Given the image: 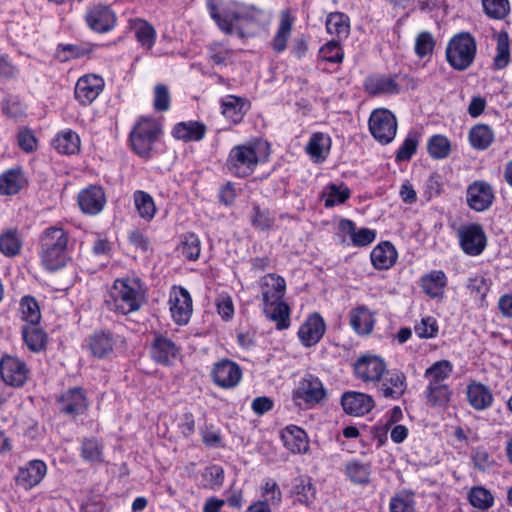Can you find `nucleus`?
I'll return each mask as SVG.
<instances>
[{"instance_id": "obj_41", "label": "nucleus", "mask_w": 512, "mask_h": 512, "mask_svg": "<svg viewBox=\"0 0 512 512\" xmlns=\"http://www.w3.org/2000/svg\"><path fill=\"white\" fill-rule=\"evenodd\" d=\"M493 140L494 133L488 125H475L469 132L470 144L475 149L484 150L492 144Z\"/></svg>"}, {"instance_id": "obj_50", "label": "nucleus", "mask_w": 512, "mask_h": 512, "mask_svg": "<svg viewBox=\"0 0 512 512\" xmlns=\"http://www.w3.org/2000/svg\"><path fill=\"white\" fill-rule=\"evenodd\" d=\"M510 61L509 37L506 32L497 34L496 55L494 57V67L496 69L505 68Z\"/></svg>"}, {"instance_id": "obj_33", "label": "nucleus", "mask_w": 512, "mask_h": 512, "mask_svg": "<svg viewBox=\"0 0 512 512\" xmlns=\"http://www.w3.org/2000/svg\"><path fill=\"white\" fill-rule=\"evenodd\" d=\"M326 31L337 40L346 39L350 34V19L342 12H331L325 21Z\"/></svg>"}, {"instance_id": "obj_44", "label": "nucleus", "mask_w": 512, "mask_h": 512, "mask_svg": "<svg viewBox=\"0 0 512 512\" xmlns=\"http://www.w3.org/2000/svg\"><path fill=\"white\" fill-rule=\"evenodd\" d=\"M23 339L29 350L39 352L45 348L46 335L36 325H26L22 331Z\"/></svg>"}, {"instance_id": "obj_18", "label": "nucleus", "mask_w": 512, "mask_h": 512, "mask_svg": "<svg viewBox=\"0 0 512 512\" xmlns=\"http://www.w3.org/2000/svg\"><path fill=\"white\" fill-rule=\"evenodd\" d=\"M494 199L492 187L484 181H475L467 189V203L477 212L488 209Z\"/></svg>"}, {"instance_id": "obj_37", "label": "nucleus", "mask_w": 512, "mask_h": 512, "mask_svg": "<svg viewBox=\"0 0 512 512\" xmlns=\"http://www.w3.org/2000/svg\"><path fill=\"white\" fill-rule=\"evenodd\" d=\"M453 366L448 360H439L425 370L424 377L428 384L446 385L444 381L450 376Z\"/></svg>"}, {"instance_id": "obj_27", "label": "nucleus", "mask_w": 512, "mask_h": 512, "mask_svg": "<svg viewBox=\"0 0 512 512\" xmlns=\"http://www.w3.org/2000/svg\"><path fill=\"white\" fill-rule=\"evenodd\" d=\"M249 107L246 99L234 95H227L221 101L222 114L234 124L242 121Z\"/></svg>"}, {"instance_id": "obj_62", "label": "nucleus", "mask_w": 512, "mask_h": 512, "mask_svg": "<svg viewBox=\"0 0 512 512\" xmlns=\"http://www.w3.org/2000/svg\"><path fill=\"white\" fill-rule=\"evenodd\" d=\"M415 501L412 495L398 494L391 498L389 503L390 512H414Z\"/></svg>"}, {"instance_id": "obj_12", "label": "nucleus", "mask_w": 512, "mask_h": 512, "mask_svg": "<svg viewBox=\"0 0 512 512\" xmlns=\"http://www.w3.org/2000/svg\"><path fill=\"white\" fill-rule=\"evenodd\" d=\"M29 370L24 361L17 357L5 355L0 360V376L9 386L21 387L28 378Z\"/></svg>"}, {"instance_id": "obj_8", "label": "nucleus", "mask_w": 512, "mask_h": 512, "mask_svg": "<svg viewBox=\"0 0 512 512\" xmlns=\"http://www.w3.org/2000/svg\"><path fill=\"white\" fill-rule=\"evenodd\" d=\"M292 398L297 406L312 408L326 398V389L318 377L307 374L293 390Z\"/></svg>"}, {"instance_id": "obj_23", "label": "nucleus", "mask_w": 512, "mask_h": 512, "mask_svg": "<svg viewBox=\"0 0 512 512\" xmlns=\"http://www.w3.org/2000/svg\"><path fill=\"white\" fill-rule=\"evenodd\" d=\"M86 22L92 30L103 33L114 26L115 16L107 6L97 5L88 9Z\"/></svg>"}, {"instance_id": "obj_14", "label": "nucleus", "mask_w": 512, "mask_h": 512, "mask_svg": "<svg viewBox=\"0 0 512 512\" xmlns=\"http://www.w3.org/2000/svg\"><path fill=\"white\" fill-rule=\"evenodd\" d=\"M104 80L95 74L80 77L75 85V99L83 106L93 103L104 89Z\"/></svg>"}, {"instance_id": "obj_54", "label": "nucleus", "mask_w": 512, "mask_h": 512, "mask_svg": "<svg viewBox=\"0 0 512 512\" xmlns=\"http://www.w3.org/2000/svg\"><path fill=\"white\" fill-rule=\"evenodd\" d=\"M341 40L332 39L325 43L319 50L320 57L327 62L341 63L344 58V52L340 45Z\"/></svg>"}, {"instance_id": "obj_13", "label": "nucleus", "mask_w": 512, "mask_h": 512, "mask_svg": "<svg viewBox=\"0 0 512 512\" xmlns=\"http://www.w3.org/2000/svg\"><path fill=\"white\" fill-rule=\"evenodd\" d=\"M460 246L470 256H477L486 247V235L479 224L463 226L458 231Z\"/></svg>"}, {"instance_id": "obj_39", "label": "nucleus", "mask_w": 512, "mask_h": 512, "mask_svg": "<svg viewBox=\"0 0 512 512\" xmlns=\"http://www.w3.org/2000/svg\"><path fill=\"white\" fill-rule=\"evenodd\" d=\"M54 148L62 154H75L80 148V138L72 130L59 133L53 140Z\"/></svg>"}, {"instance_id": "obj_53", "label": "nucleus", "mask_w": 512, "mask_h": 512, "mask_svg": "<svg viewBox=\"0 0 512 512\" xmlns=\"http://www.w3.org/2000/svg\"><path fill=\"white\" fill-rule=\"evenodd\" d=\"M294 493L297 495L299 502L309 505L315 499L316 489L310 478L299 477L295 480Z\"/></svg>"}, {"instance_id": "obj_31", "label": "nucleus", "mask_w": 512, "mask_h": 512, "mask_svg": "<svg viewBox=\"0 0 512 512\" xmlns=\"http://www.w3.org/2000/svg\"><path fill=\"white\" fill-rule=\"evenodd\" d=\"M467 399L474 409L481 411L491 407L494 397L487 386L472 382L467 386Z\"/></svg>"}, {"instance_id": "obj_9", "label": "nucleus", "mask_w": 512, "mask_h": 512, "mask_svg": "<svg viewBox=\"0 0 512 512\" xmlns=\"http://www.w3.org/2000/svg\"><path fill=\"white\" fill-rule=\"evenodd\" d=\"M369 130L378 142L388 144L396 135V118L387 109H376L370 115Z\"/></svg>"}, {"instance_id": "obj_30", "label": "nucleus", "mask_w": 512, "mask_h": 512, "mask_svg": "<svg viewBox=\"0 0 512 512\" xmlns=\"http://www.w3.org/2000/svg\"><path fill=\"white\" fill-rule=\"evenodd\" d=\"M365 91L373 96L380 94H396L399 85L394 78L385 75H371L364 81Z\"/></svg>"}, {"instance_id": "obj_42", "label": "nucleus", "mask_w": 512, "mask_h": 512, "mask_svg": "<svg viewBox=\"0 0 512 512\" xmlns=\"http://www.w3.org/2000/svg\"><path fill=\"white\" fill-rule=\"evenodd\" d=\"M133 200L139 216L146 221H151L156 214L152 196L147 192L137 190L133 194Z\"/></svg>"}, {"instance_id": "obj_56", "label": "nucleus", "mask_w": 512, "mask_h": 512, "mask_svg": "<svg viewBox=\"0 0 512 512\" xmlns=\"http://www.w3.org/2000/svg\"><path fill=\"white\" fill-rule=\"evenodd\" d=\"M232 54L233 51L220 42H214L208 47V59L214 65H225Z\"/></svg>"}, {"instance_id": "obj_29", "label": "nucleus", "mask_w": 512, "mask_h": 512, "mask_svg": "<svg viewBox=\"0 0 512 512\" xmlns=\"http://www.w3.org/2000/svg\"><path fill=\"white\" fill-rule=\"evenodd\" d=\"M207 127L204 123L198 121H187L177 123L172 135L177 140L184 142L200 141L205 137Z\"/></svg>"}, {"instance_id": "obj_59", "label": "nucleus", "mask_w": 512, "mask_h": 512, "mask_svg": "<svg viewBox=\"0 0 512 512\" xmlns=\"http://www.w3.org/2000/svg\"><path fill=\"white\" fill-rule=\"evenodd\" d=\"M82 457L89 462H98L102 460V446L95 438L83 440L81 447Z\"/></svg>"}, {"instance_id": "obj_1", "label": "nucleus", "mask_w": 512, "mask_h": 512, "mask_svg": "<svg viewBox=\"0 0 512 512\" xmlns=\"http://www.w3.org/2000/svg\"><path fill=\"white\" fill-rule=\"evenodd\" d=\"M208 7L211 17L226 34H231L235 29L240 37H251L261 26L263 11L254 6L232 2L222 7V14L212 2L208 3Z\"/></svg>"}, {"instance_id": "obj_15", "label": "nucleus", "mask_w": 512, "mask_h": 512, "mask_svg": "<svg viewBox=\"0 0 512 512\" xmlns=\"http://www.w3.org/2000/svg\"><path fill=\"white\" fill-rule=\"evenodd\" d=\"M170 312L178 325L186 324L192 314V298L183 287H173L169 299Z\"/></svg>"}, {"instance_id": "obj_48", "label": "nucleus", "mask_w": 512, "mask_h": 512, "mask_svg": "<svg viewBox=\"0 0 512 512\" xmlns=\"http://www.w3.org/2000/svg\"><path fill=\"white\" fill-rule=\"evenodd\" d=\"M21 240L14 229H9L0 235V251L7 257H13L20 253Z\"/></svg>"}, {"instance_id": "obj_60", "label": "nucleus", "mask_w": 512, "mask_h": 512, "mask_svg": "<svg viewBox=\"0 0 512 512\" xmlns=\"http://www.w3.org/2000/svg\"><path fill=\"white\" fill-rule=\"evenodd\" d=\"M252 226L258 230H270L274 225V218L269 211L261 210L259 206H254L251 214Z\"/></svg>"}, {"instance_id": "obj_64", "label": "nucleus", "mask_w": 512, "mask_h": 512, "mask_svg": "<svg viewBox=\"0 0 512 512\" xmlns=\"http://www.w3.org/2000/svg\"><path fill=\"white\" fill-rule=\"evenodd\" d=\"M467 287L474 297L483 302L490 289V284L484 277L476 276L469 279Z\"/></svg>"}, {"instance_id": "obj_63", "label": "nucleus", "mask_w": 512, "mask_h": 512, "mask_svg": "<svg viewBox=\"0 0 512 512\" xmlns=\"http://www.w3.org/2000/svg\"><path fill=\"white\" fill-rule=\"evenodd\" d=\"M170 93L168 87L164 84H157L154 87L153 107L158 112H165L170 107Z\"/></svg>"}, {"instance_id": "obj_51", "label": "nucleus", "mask_w": 512, "mask_h": 512, "mask_svg": "<svg viewBox=\"0 0 512 512\" xmlns=\"http://www.w3.org/2000/svg\"><path fill=\"white\" fill-rule=\"evenodd\" d=\"M470 504L478 509L485 510L494 504V497L491 492L482 487L476 486L470 489L468 493Z\"/></svg>"}, {"instance_id": "obj_46", "label": "nucleus", "mask_w": 512, "mask_h": 512, "mask_svg": "<svg viewBox=\"0 0 512 512\" xmlns=\"http://www.w3.org/2000/svg\"><path fill=\"white\" fill-rule=\"evenodd\" d=\"M427 403L432 406H445L451 399L452 392L448 385H432L426 387Z\"/></svg>"}, {"instance_id": "obj_61", "label": "nucleus", "mask_w": 512, "mask_h": 512, "mask_svg": "<svg viewBox=\"0 0 512 512\" xmlns=\"http://www.w3.org/2000/svg\"><path fill=\"white\" fill-rule=\"evenodd\" d=\"M417 146L418 136L415 133H409L396 152V160H410L413 154L416 152Z\"/></svg>"}, {"instance_id": "obj_32", "label": "nucleus", "mask_w": 512, "mask_h": 512, "mask_svg": "<svg viewBox=\"0 0 512 512\" xmlns=\"http://www.w3.org/2000/svg\"><path fill=\"white\" fill-rule=\"evenodd\" d=\"M331 148V138L322 132L313 133L306 145V152L314 162L324 161Z\"/></svg>"}, {"instance_id": "obj_19", "label": "nucleus", "mask_w": 512, "mask_h": 512, "mask_svg": "<svg viewBox=\"0 0 512 512\" xmlns=\"http://www.w3.org/2000/svg\"><path fill=\"white\" fill-rule=\"evenodd\" d=\"M326 330L325 322L318 313L310 315L298 330V337L306 347L316 345Z\"/></svg>"}, {"instance_id": "obj_7", "label": "nucleus", "mask_w": 512, "mask_h": 512, "mask_svg": "<svg viewBox=\"0 0 512 512\" xmlns=\"http://www.w3.org/2000/svg\"><path fill=\"white\" fill-rule=\"evenodd\" d=\"M160 123L152 117H141L130 133L133 150L141 157H149L161 134Z\"/></svg>"}, {"instance_id": "obj_40", "label": "nucleus", "mask_w": 512, "mask_h": 512, "mask_svg": "<svg viewBox=\"0 0 512 512\" xmlns=\"http://www.w3.org/2000/svg\"><path fill=\"white\" fill-rule=\"evenodd\" d=\"M350 325L358 334H368L373 329V318L366 307H358L350 313Z\"/></svg>"}, {"instance_id": "obj_26", "label": "nucleus", "mask_w": 512, "mask_h": 512, "mask_svg": "<svg viewBox=\"0 0 512 512\" xmlns=\"http://www.w3.org/2000/svg\"><path fill=\"white\" fill-rule=\"evenodd\" d=\"M281 437L285 447L294 454L306 453L309 449L307 434L298 426H287Z\"/></svg>"}, {"instance_id": "obj_52", "label": "nucleus", "mask_w": 512, "mask_h": 512, "mask_svg": "<svg viewBox=\"0 0 512 512\" xmlns=\"http://www.w3.org/2000/svg\"><path fill=\"white\" fill-rule=\"evenodd\" d=\"M20 311L22 319L29 325H36L41 319V313L38 303L33 297L25 296L20 302Z\"/></svg>"}, {"instance_id": "obj_10", "label": "nucleus", "mask_w": 512, "mask_h": 512, "mask_svg": "<svg viewBox=\"0 0 512 512\" xmlns=\"http://www.w3.org/2000/svg\"><path fill=\"white\" fill-rule=\"evenodd\" d=\"M375 387L379 396L393 401L399 400L407 391V376L399 369H386Z\"/></svg>"}, {"instance_id": "obj_4", "label": "nucleus", "mask_w": 512, "mask_h": 512, "mask_svg": "<svg viewBox=\"0 0 512 512\" xmlns=\"http://www.w3.org/2000/svg\"><path fill=\"white\" fill-rule=\"evenodd\" d=\"M259 141L234 146L227 157L226 168L235 177L250 176L260 163L266 151Z\"/></svg>"}, {"instance_id": "obj_16", "label": "nucleus", "mask_w": 512, "mask_h": 512, "mask_svg": "<svg viewBox=\"0 0 512 512\" xmlns=\"http://www.w3.org/2000/svg\"><path fill=\"white\" fill-rule=\"evenodd\" d=\"M211 376L217 386L229 389L238 385L242 378V370L237 363L223 359L214 364Z\"/></svg>"}, {"instance_id": "obj_6", "label": "nucleus", "mask_w": 512, "mask_h": 512, "mask_svg": "<svg viewBox=\"0 0 512 512\" xmlns=\"http://www.w3.org/2000/svg\"><path fill=\"white\" fill-rule=\"evenodd\" d=\"M476 55V41L467 32L456 34L446 48L448 63L458 71H464L471 66Z\"/></svg>"}, {"instance_id": "obj_11", "label": "nucleus", "mask_w": 512, "mask_h": 512, "mask_svg": "<svg viewBox=\"0 0 512 512\" xmlns=\"http://www.w3.org/2000/svg\"><path fill=\"white\" fill-rule=\"evenodd\" d=\"M387 365L383 358L373 354H365L354 363V373L356 377L365 383L377 384L383 373L386 372Z\"/></svg>"}, {"instance_id": "obj_36", "label": "nucleus", "mask_w": 512, "mask_h": 512, "mask_svg": "<svg viewBox=\"0 0 512 512\" xmlns=\"http://www.w3.org/2000/svg\"><path fill=\"white\" fill-rule=\"evenodd\" d=\"M24 178L19 168H12L0 175V194L14 195L23 187Z\"/></svg>"}, {"instance_id": "obj_58", "label": "nucleus", "mask_w": 512, "mask_h": 512, "mask_svg": "<svg viewBox=\"0 0 512 512\" xmlns=\"http://www.w3.org/2000/svg\"><path fill=\"white\" fill-rule=\"evenodd\" d=\"M414 331L419 338H434L438 333L437 320L432 316L424 317L419 323L415 324Z\"/></svg>"}, {"instance_id": "obj_45", "label": "nucleus", "mask_w": 512, "mask_h": 512, "mask_svg": "<svg viewBox=\"0 0 512 512\" xmlns=\"http://www.w3.org/2000/svg\"><path fill=\"white\" fill-rule=\"evenodd\" d=\"M178 251L189 261L197 260L201 252V242L198 236L194 233L183 235L178 246Z\"/></svg>"}, {"instance_id": "obj_43", "label": "nucleus", "mask_w": 512, "mask_h": 512, "mask_svg": "<svg viewBox=\"0 0 512 512\" xmlns=\"http://www.w3.org/2000/svg\"><path fill=\"white\" fill-rule=\"evenodd\" d=\"M350 197V189L344 184H330L323 193L324 205L327 208L343 204Z\"/></svg>"}, {"instance_id": "obj_34", "label": "nucleus", "mask_w": 512, "mask_h": 512, "mask_svg": "<svg viewBox=\"0 0 512 512\" xmlns=\"http://www.w3.org/2000/svg\"><path fill=\"white\" fill-rule=\"evenodd\" d=\"M114 348V339L109 332H96L89 340V349L94 357L105 358L109 356Z\"/></svg>"}, {"instance_id": "obj_24", "label": "nucleus", "mask_w": 512, "mask_h": 512, "mask_svg": "<svg viewBox=\"0 0 512 512\" xmlns=\"http://www.w3.org/2000/svg\"><path fill=\"white\" fill-rule=\"evenodd\" d=\"M370 258L375 269L387 270L396 263L398 253L391 242L383 241L373 248Z\"/></svg>"}, {"instance_id": "obj_3", "label": "nucleus", "mask_w": 512, "mask_h": 512, "mask_svg": "<svg viewBox=\"0 0 512 512\" xmlns=\"http://www.w3.org/2000/svg\"><path fill=\"white\" fill-rule=\"evenodd\" d=\"M68 233L61 227L46 228L40 237V256L44 267L50 271L66 265L68 254Z\"/></svg>"}, {"instance_id": "obj_57", "label": "nucleus", "mask_w": 512, "mask_h": 512, "mask_svg": "<svg viewBox=\"0 0 512 512\" xmlns=\"http://www.w3.org/2000/svg\"><path fill=\"white\" fill-rule=\"evenodd\" d=\"M485 13L494 19H503L510 10L508 0H482Z\"/></svg>"}, {"instance_id": "obj_35", "label": "nucleus", "mask_w": 512, "mask_h": 512, "mask_svg": "<svg viewBox=\"0 0 512 512\" xmlns=\"http://www.w3.org/2000/svg\"><path fill=\"white\" fill-rule=\"evenodd\" d=\"M447 284V278L443 271H432L421 279V287L425 294L431 298L441 297Z\"/></svg>"}, {"instance_id": "obj_5", "label": "nucleus", "mask_w": 512, "mask_h": 512, "mask_svg": "<svg viewBox=\"0 0 512 512\" xmlns=\"http://www.w3.org/2000/svg\"><path fill=\"white\" fill-rule=\"evenodd\" d=\"M271 283L275 286L274 294L264 293L263 313L272 322L278 330L287 329L290 326V307L283 301L286 291V283L284 279L270 277Z\"/></svg>"}, {"instance_id": "obj_22", "label": "nucleus", "mask_w": 512, "mask_h": 512, "mask_svg": "<svg viewBox=\"0 0 512 512\" xmlns=\"http://www.w3.org/2000/svg\"><path fill=\"white\" fill-rule=\"evenodd\" d=\"M46 464L41 460H31L26 466L19 468L16 483L28 490L38 485L46 475Z\"/></svg>"}, {"instance_id": "obj_20", "label": "nucleus", "mask_w": 512, "mask_h": 512, "mask_svg": "<svg viewBox=\"0 0 512 512\" xmlns=\"http://www.w3.org/2000/svg\"><path fill=\"white\" fill-rule=\"evenodd\" d=\"M59 409L69 416L83 414L88 408L87 398L81 388L74 387L65 391L58 400Z\"/></svg>"}, {"instance_id": "obj_49", "label": "nucleus", "mask_w": 512, "mask_h": 512, "mask_svg": "<svg viewBox=\"0 0 512 512\" xmlns=\"http://www.w3.org/2000/svg\"><path fill=\"white\" fill-rule=\"evenodd\" d=\"M90 48L76 44H59L56 49L55 58L60 62H68L88 55Z\"/></svg>"}, {"instance_id": "obj_47", "label": "nucleus", "mask_w": 512, "mask_h": 512, "mask_svg": "<svg viewBox=\"0 0 512 512\" xmlns=\"http://www.w3.org/2000/svg\"><path fill=\"white\" fill-rule=\"evenodd\" d=\"M427 150L431 158L444 159L450 154L451 143L446 136L433 135L427 142Z\"/></svg>"}, {"instance_id": "obj_55", "label": "nucleus", "mask_w": 512, "mask_h": 512, "mask_svg": "<svg viewBox=\"0 0 512 512\" xmlns=\"http://www.w3.org/2000/svg\"><path fill=\"white\" fill-rule=\"evenodd\" d=\"M346 474L351 481L358 484H366L369 482L370 466L358 461H352L346 465Z\"/></svg>"}, {"instance_id": "obj_17", "label": "nucleus", "mask_w": 512, "mask_h": 512, "mask_svg": "<svg viewBox=\"0 0 512 512\" xmlns=\"http://www.w3.org/2000/svg\"><path fill=\"white\" fill-rule=\"evenodd\" d=\"M77 201L84 214L97 215L105 207L106 195L101 186L90 185L79 192Z\"/></svg>"}, {"instance_id": "obj_28", "label": "nucleus", "mask_w": 512, "mask_h": 512, "mask_svg": "<svg viewBox=\"0 0 512 512\" xmlns=\"http://www.w3.org/2000/svg\"><path fill=\"white\" fill-rule=\"evenodd\" d=\"M178 353L179 348L170 339L162 335L155 336L151 347V355L156 362L167 365L177 357Z\"/></svg>"}, {"instance_id": "obj_21", "label": "nucleus", "mask_w": 512, "mask_h": 512, "mask_svg": "<svg viewBox=\"0 0 512 512\" xmlns=\"http://www.w3.org/2000/svg\"><path fill=\"white\" fill-rule=\"evenodd\" d=\"M341 405L347 414L362 416L369 413L375 403L373 398L368 394L349 391L342 395Z\"/></svg>"}, {"instance_id": "obj_2", "label": "nucleus", "mask_w": 512, "mask_h": 512, "mask_svg": "<svg viewBox=\"0 0 512 512\" xmlns=\"http://www.w3.org/2000/svg\"><path fill=\"white\" fill-rule=\"evenodd\" d=\"M145 300V288L140 278L125 277L116 279L104 303L110 311L127 315L138 311Z\"/></svg>"}, {"instance_id": "obj_25", "label": "nucleus", "mask_w": 512, "mask_h": 512, "mask_svg": "<svg viewBox=\"0 0 512 512\" xmlns=\"http://www.w3.org/2000/svg\"><path fill=\"white\" fill-rule=\"evenodd\" d=\"M294 21L295 18L290 10L285 9L281 11L277 31L271 41V47L275 52L280 53L287 48Z\"/></svg>"}, {"instance_id": "obj_38", "label": "nucleus", "mask_w": 512, "mask_h": 512, "mask_svg": "<svg viewBox=\"0 0 512 512\" xmlns=\"http://www.w3.org/2000/svg\"><path fill=\"white\" fill-rule=\"evenodd\" d=\"M132 30L140 45L147 50H151L156 40L154 27L145 20L136 19L132 24Z\"/></svg>"}]
</instances>
